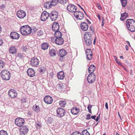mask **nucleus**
I'll list each match as a JSON object with an SVG mask.
<instances>
[{"instance_id": "obj_1", "label": "nucleus", "mask_w": 135, "mask_h": 135, "mask_svg": "<svg viewBox=\"0 0 135 135\" xmlns=\"http://www.w3.org/2000/svg\"><path fill=\"white\" fill-rule=\"evenodd\" d=\"M126 24L128 30L131 32L135 31V21L133 19H128L126 21Z\"/></svg>"}, {"instance_id": "obj_2", "label": "nucleus", "mask_w": 135, "mask_h": 135, "mask_svg": "<svg viewBox=\"0 0 135 135\" xmlns=\"http://www.w3.org/2000/svg\"><path fill=\"white\" fill-rule=\"evenodd\" d=\"M31 28L28 25L22 26L20 29L21 34L23 35H27L30 34L31 32Z\"/></svg>"}, {"instance_id": "obj_3", "label": "nucleus", "mask_w": 135, "mask_h": 135, "mask_svg": "<svg viewBox=\"0 0 135 135\" xmlns=\"http://www.w3.org/2000/svg\"><path fill=\"white\" fill-rule=\"evenodd\" d=\"M90 32H86L84 35V40L86 45L90 46L92 44V38Z\"/></svg>"}, {"instance_id": "obj_4", "label": "nucleus", "mask_w": 135, "mask_h": 135, "mask_svg": "<svg viewBox=\"0 0 135 135\" xmlns=\"http://www.w3.org/2000/svg\"><path fill=\"white\" fill-rule=\"evenodd\" d=\"M0 75L2 78L6 80H9L10 78V74L8 70L4 69L1 71Z\"/></svg>"}, {"instance_id": "obj_5", "label": "nucleus", "mask_w": 135, "mask_h": 135, "mask_svg": "<svg viewBox=\"0 0 135 135\" xmlns=\"http://www.w3.org/2000/svg\"><path fill=\"white\" fill-rule=\"evenodd\" d=\"M59 15L58 12L54 10L49 13V17L52 21H55L58 18Z\"/></svg>"}, {"instance_id": "obj_6", "label": "nucleus", "mask_w": 135, "mask_h": 135, "mask_svg": "<svg viewBox=\"0 0 135 135\" xmlns=\"http://www.w3.org/2000/svg\"><path fill=\"white\" fill-rule=\"evenodd\" d=\"M30 64L33 66L37 67L39 65V60L36 58L33 57L31 59Z\"/></svg>"}, {"instance_id": "obj_7", "label": "nucleus", "mask_w": 135, "mask_h": 135, "mask_svg": "<svg viewBox=\"0 0 135 135\" xmlns=\"http://www.w3.org/2000/svg\"><path fill=\"white\" fill-rule=\"evenodd\" d=\"M25 120L21 118H16L15 120V124L18 127H21L23 124Z\"/></svg>"}, {"instance_id": "obj_8", "label": "nucleus", "mask_w": 135, "mask_h": 135, "mask_svg": "<svg viewBox=\"0 0 135 135\" xmlns=\"http://www.w3.org/2000/svg\"><path fill=\"white\" fill-rule=\"evenodd\" d=\"M65 110L61 108H59L56 110L57 116L58 117H62L65 114Z\"/></svg>"}, {"instance_id": "obj_9", "label": "nucleus", "mask_w": 135, "mask_h": 135, "mask_svg": "<svg viewBox=\"0 0 135 135\" xmlns=\"http://www.w3.org/2000/svg\"><path fill=\"white\" fill-rule=\"evenodd\" d=\"M95 74H90L87 77V80L89 83L92 84L95 81Z\"/></svg>"}, {"instance_id": "obj_10", "label": "nucleus", "mask_w": 135, "mask_h": 135, "mask_svg": "<svg viewBox=\"0 0 135 135\" xmlns=\"http://www.w3.org/2000/svg\"><path fill=\"white\" fill-rule=\"evenodd\" d=\"M74 15L75 17L78 19L81 20L84 17V14L80 11H75L74 13Z\"/></svg>"}, {"instance_id": "obj_11", "label": "nucleus", "mask_w": 135, "mask_h": 135, "mask_svg": "<svg viewBox=\"0 0 135 135\" xmlns=\"http://www.w3.org/2000/svg\"><path fill=\"white\" fill-rule=\"evenodd\" d=\"M17 16L20 18H24L26 15V12L23 10H19L17 12Z\"/></svg>"}, {"instance_id": "obj_12", "label": "nucleus", "mask_w": 135, "mask_h": 135, "mask_svg": "<svg viewBox=\"0 0 135 135\" xmlns=\"http://www.w3.org/2000/svg\"><path fill=\"white\" fill-rule=\"evenodd\" d=\"M20 133L21 135H24L26 134L28 131V127L26 126H24L21 128L20 130Z\"/></svg>"}, {"instance_id": "obj_13", "label": "nucleus", "mask_w": 135, "mask_h": 135, "mask_svg": "<svg viewBox=\"0 0 135 135\" xmlns=\"http://www.w3.org/2000/svg\"><path fill=\"white\" fill-rule=\"evenodd\" d=\"M67 10L71 12H74L76 11L77 8L73 4L69 5L67 7Z\"/></svg>"}, {"instance_id": "obj_14", "label": "nucleus", "mask_w": 135, "mask_h": 135, "mask_svg": "<svg viewBox=\"0 0 135 135\" xmlns=\"http://www.w3.org/2000/svg\"><path fill=\"white\" fill-rule=\"evenodd\" d=\"M49 17V13L46 11H44L41 16V20L42 21H45Z\"/></svg>"}, {"instance_id": "obj_15", "label": "nucleus", "mask_w": 135, "mask_h": 135, "mask_svg": "<svg viewBox=\"0 0 135 135\" xmlns=\"http://www.w3.org/2000/svg\"><path fill=\"white\" fill-rule=\"evenodd\" d=\"M8 94L9 96L12 98L16 97L17 95L16 90L13 89H11L9 90L8 91Z\"/></svg>"}, {"instance_id": "obj_16", "label": "nucleus", "mask_w": 135, "mask_h": 135, "mask_svg": "<svg viewBox=\"0 0 135 135\" xmlns=\"http://www.w3.org/2000/svg\"><path fill=\"white\" fill-rule=\"evenodd\" d=\"M10 37L13 39H18L20 37V35L17 32H11L10 34Z\"/></svg>"}, {"instance_id": "obj_17", "label": "nucleus", "mask_w": 135, "mask_h": 135, "mask_svg": "<svg viewBox=\"0 0 135 135\" xmlns=\"http://www.w3.org/2000/svg\"><path fill=\"white\" fill-rule=\"evenodd\" d=\"M44 102L47 104H50L52 102V98L49 95L46 96L44 99Z\"/></svg>"}, {"instance_id": "obj_18", "label": "nucleus", "mask_w": 135, "mask_h": 135, "mask_svg": "<svg viewBox=\"0 0 135 135\" xmlns=\"http://www.w3.org/2000/svg\"><path fill=\"white\" fill-rule=\"evenodd\" d=\"M52 29L54 31L59 30V26L58 23L56 22H54L52 25Z\"/></svg>"}, {"instance_id": "obj_19", "label": "nucleus", "mask_w": 135, "mask_h": 135, "mask_svg": "<svg viewBox=\"0 0 135 135\" xmlns=\"http://www.w3.org/2000/svg\"><path fill=\"white\" fill-rule=\"evenodd\" d=\"M55 41L56 44L59 45H61L64 42L63 39L60 37L59 38H56Z\"/></svg>"}, {"instance_id": "obj_20", "label": "nucleus", "mask_w": 135, "mask_h": 135, "mask_svg": "<svg viewBox=\"0 0 135 135\" xmlns=\"http://www.w3.org/2000/svg\"><path fill=\"white\" fill-rule=\"evenodd\" d=\"M81 28L82 30L84 31H86L88 29L89 26L86 22H83L81 23Z\"/></svg>"}, {"instance_id": "obj_21", "label": "nucleus", "mask_w": 135, "mask_h": 135, "mask_svg": "<svg viewBox=\"0 0 135 135\" xmlns=\"http://www.w3.org/2000/svg\"><path fill=\"white\" fill-rule=\"evenodd\" d=\"M27 73L28 75L31 77L34 76L35 74V70L33 69L30 68L28 69Z\"/></svg>"}, {"instance_id": "obj_22", "label": "nucleus", "mask_w": 135, "mask_h": 135, "mask_svg": "<svg viewBox=\"0 0 135 135\" xmlns=\"http://www.w3.org/2000/svg\"><path fill=\"white\" fill-rule=\"evenodd\" d=\"M67 54L66 50L64 49H61L59 50V55L61 58H63Z\"/></svg>"}, {"instance_id": "obj_23", "label": "nucleus", "mask_w": 135, "mask_h": 135, "mask_svg": "<svg viewBox=\"0 0 135 135\" xmlns=\"http://www.w3.org/2000/svg\"><path fill=\"white\" fill-rule=\"evenodd\" d=\"M79 109L77 107H73L71 110V112L74 115H76L79 112Z\"/></svg>"}, {"instance_id": "obj_24", "label": "nucleus", "mask_w": 135, "mask_h": 135, "mask_svg": "<svg viewBox=\"0 0 135 135\" xmlns=\"http://www.w3.org/2000/svg\"><path fill=\"white\" fill-rule=\"evenodd\" d=\"M95 68V66L94 65H91L89 66L88 68V71L90 74H94L93 72Z\"/></svg>"}, {"instance_id": "obj_25", "label": "nucleus", "mask_w": 135, "mask_h": 135, "mask_svg": "<svg viewBox=\"0 0 135 135\" xmlns=\"http://www.w3.org/2000/svg\"><path fill=\"white\" fill-rule=\"evenodd\" d=\"M57 77L59 79H62L64 77V74L63 72L61 71L59 72L57 74Z\"/></svg>"}, {"instance_id": "obj_26", "label": "nucleus", "mask_w": 135, "mask_h": 135, "mask_svg": "<svg viewBox=\"0 0 135 135\" xmlns=\"http://www.w3.org/2000/svg\"><path fill=\"white\" fill-rule=\"evenodd\" d=\"M128 16V13L126 12H125L121 15V17L120 19L121 21H124Z\"/></svg>"}, {"instance_id": "obj_27", "label": "nucleus", "mask_w": 135, "mask_h": 135, "mask_svg": "<svg viewBox=\"0 0 135 135\" xmlns=\"http://www.w3.org/2000/svg\"><path fill=\"white\" fill-rule=\"evenodd\" d=\"M9 52L12 54H15L17 52V50L15 46H12L10 48Z\"/></svg>"}, {"instance_id": "obj_28", "label": "nucleus", "mask_w": 135, "mask_h": 135, "mask_svg": "<svg viewBox=\"0 0 135 135\" xmlns=\"http://www.w3.org/2000/svg\"><path fill=\"white\" fill-rule=\"evenodd\" d=\"M55 32L54 34V35L56 38H59L60 37H61L62 34L59 31V30Z\"/></svg>"}, {"instance_id": "obj_29", "label": "nucleus", "mask_w": 135, "mask_h": 135, "mask_svg": "<svg viewBox=\"0 0 135 135\" xmlns=\"http://www.w3.org/2000/svg\"><path fill=\"white\" fill-rule=\"evenodd\" d=\"M48 47V44L46 42H45L42 43L41 45L42 49L44 50H45L47 49Z\"/></svg>"}, {"instance_id": "obj_30", "label": "nucleus", "mask_w": 135, "mask_h": 135, "mask_svg": "<svg viewBox=\"0 0 135 135\" xmlns=\"http://www.w3.org/2000/svg\"><path fill=\"white\" fill-rule=\"evenodd\" d=\"M65 84L61 83H59L56 86V88L59 89L61 90L63 89Z\"/></svg>"}, {"instance_id": "obj_31", "label": "nucleus", "mask_w": 135, "mask_h": 135, "mask_svg": "<svg viewBox=\"0 0 135 135\" xmlns=\"http://www.w3.org/2000/svg\"><path fill=\"white\" fill-rule=\"evenodd\" d=\"M33 110L36 112H38L40 111V108L39 106L35 105L33 106Z\"/></svg>"}, {"instance_id": "obj_32", "label": "nucleus", "mask_w": 135, "mask_h": 135, "mask_svg": "<svg viewBox=\"0 0 135 135\" xmlns=\"http://www.w3.org/2000/svg\"><path fill=\"white\" fill-rule=\"evenodd\" d=\"M44 7L47 8H50L52 7V6L51 5L50 2H46L44 4Z\"/></svg>"}, {"instance_id": "obj_33", "label": "nucleus", "mask_w": 135, "mask_h": 135, "mask_svg": "<svg viewBox=\"0 0 135 135\" xmlns=\"http://www.w3.org/2000/svg\"><path fill=\"white\" fill-rule=\"evenodd\" d=\"M56 51L53 49H51L50 51V54L51 56H53L56 55Z\"/></svg>"}, {"instance_id": "obj_34", "label": "nucleus", "mask_w": 135, "mask_h": 135, "mask_svg": "<svg viewBox=\"0 0 135 135\" xmlns=\"http://www.w3.org/2000/svg\"><path fill=\"white\" fill-rule=\"evenodd\" d=\"M59 103L60 106L62 107H64L66 104V102L64 100L60 101Z\"/></svg>"}, {"instance_id": "obj_35", "label": "nucleus", "mask_w": 135, "mask_h": 135, "mask_svg": "<svg viewBox=\"0 0 135 135\" xmlns=\"http://www.w3.org/2000/svg\"><path fill=\"white\" fill-rule=\"evenodd\" d=\"M46 70V68L45 67H41L39 69V71L41 74L44 73Z\"/></svg>"}, {"instance_id": "obj_36", "label": "nucleus", "mask_w": 135, "mask_h": 135, "mask_svg": "<svg viewBox=\"0 0 135 135\" xmlns=\"http://www.w3.org/2000/svg\"><path fill=\"white\" fill-rule=\"evenodd\" d=\"M57 0H51L50 2V3L52 6L56 5L57 3Z\"/></svg>"}, {"instance_id": "obj_37", "label": "nucleus", "mask_w": 135, "mask_h": 135, "mask_svg": "<svg viewBox=\"0 0 135 135\" xmlns=\"http://www.w3.org/2000/svg\"><path fill=\"white\" fill-rule=\"evenodd\" d=\"M122 6L123 7H125L127 4V0H120Z\"/></svg>"}, {"instance_id": "obj_38", "label": "nucleus", "mask_w": 135, "mask_h": 135, "mask_svg": "<svg viewBox=\"0 0 135 135\" xmlns=\"http://www.w3.org/2000/svg\"><path fill=\"white\" fill-rule=\"evenodd\" d=\"M85 53L86 55L87 54L89 55H90L93 54L91 50L90 49H87L85 51Z\"/></svg>"}, {"instance_id": "obj_39", "label": "nucleus", "mask_w": 135, "mask_h": 135, "mask_svg": "<svg viewBox=\"0 0 135 135\" xmlns=\"http://www.w3.org/2000/svg\"><path fill=\"white\" fill-rule=\"evenodd\" d=\"M57 1L59 3L61 4H64L66 3L68 1L67 0H57Z\"/></svg>"}, {"instance_id": "obj_40", "label": "nucleus", "mask_w": 135, "mask_h": 135, "mask_svg": "<svg viewBox=\"0 0 135 135\" xmlns=\"http://www.w3.org/2000/svg\"><path fill=\"white\" fill-rule=\"evenodd\" d=\"M82 135H90V134L86 130L83 131L82 132Z\"/></svg>"}, {"instance_id": "obj_41", "label": "nucleus", "mask_w": 135, "mask_h": 135, "mask_svg": "<svg viewBox=\"0 0 135 135\" xmlns=\"http://www.w3.org/2000/svg\"><path fill=\"white\" fill-rule=\"evenodd\" d=\"M0 135H8L7 132L3 130L0 131Z\"/></svg>"}, {"instance_id": "obj_42", "label": "nucleus", "mask_w": 135, "mask_h": 135, "mask_svg": "<svg viewBox=\"0 0 135 135\" xmlns=\"http://www.w3.org/2000/svg\"><path fill=\"white\" fill-rule=\"evenodd\" d=\"M44 33L43 31L41 30L38 31L37 32V35L39 36L43 35Z\"/></svg>"}, {"instance_id": "obj_43", "label": "nucleus", "mask_w": 135, "mask_h": 135, "mask_svg": "<svg viewBox=\"0 0 135 135\" xmlns=\"http://www.w3.org/2000/svg\"><path fill=\"white\" fill-rule=\"evenodd\" d=\"M5 65V63L2 60L0 59V68H3Z\"/></svg>"}, {"instance_id": "obj_44", "label": "nucleus", "mask_w": 135, "mask_h": 135, "mask_svg": "<svg viewBox=\"0 0 135 135\" xmlns=\"http://www.w3.org/2000/svg\"><path fill=\"white\" fill-rule=\"evenodd\" d=\"M114 57L115 58V60L116 62L119 65H122V64L121 63V62L118 61L117 57L116 56H114Z\"/></svg>"}, {"instance_id": "obj_45", "label": "nucleus", "mask_w": 135, "mask_h": 135, "mask_svg": "<svg viewBox=\"0 0 135 135\" xmlns=\"http://www.w3.org/2000/svg\"><path fill=\"white\" fill-rule=\"evenodd\" d=\"M93 56V54L88 55H86L87 59L88 60H91L92 59Z\"/></svg>"}, {"instance_id": "obj_46", "label": "nucleus", "mask_w": 135, "mask_h": 135, "mask_svg": "<svg viewBox=\"0 0 135 135\" xmlns=\"http://www.w3.org/2000/svg\"><path fill=\"white\" fill-rule=\"evenodd\" d=\"M52 120L53 119L51 117L49 118L47 120V122L49 124L51 123L52 122Z\"/></svg>"}, {"instance_id": "obj_47", "label": "nucleus", "mask_w": 135, "mask_h": 135, "mask_svg": "<svg viewBox=\"0 0 135 135\" xmlns=\"http://www.w3.org/2000/svg\"><path fill=\"white\" fill-rule=\"evenodd\" d=\"M71 135H81V134L79 132H75L73 133Z\"/></svg>"}, {"instance_id": "obj_48", "label": "nucleus", "mask_w": 135, "mask_h": 135, "mask_svg": "<svg viewBox=\"0 0 135 135\" xmlns=\"http://www.w3.org/2000/svg\"><path fill=\"white\" fill-rule=\"evenodd\" d=\"M90 115H91L90 114H88L86 116V119L87 120H89L90 119Z\"/></svg>"}, {"instance_id": "obj_49", "label": "nucleus", "mask_w": 135, "mask_h": 135, "mask_svg": "<svg viewBox=\"0 0 135 135\" xmlns=\"http://www.w3.org/2000/svg\"><path fill=\"white\" fill-rule=\"evenodd\" d=\"M97 7L99 9H100V10L102 9V7L100 6V4L98 3H97Z\"/></svg>"}, {"instance_id": "obj_50", "label": "nucleus", "mask_w": 135, "mask_h": 135, "mask_svg": "<svg viewBox=\"0 0 135 135\" xmlns=\"http://www.w3.org/2000/svg\"><path fill=\"white\" fill-rule=\"evenodd\" d=\"M90 29L92 32H94V31L93 30V27L92 26H91L90 27Z\"/></svg>"}, {"instance_id": "obj_51", "label": "nucleus", "mask_w": 135, "mask_h": 135, "mask_svg": "<svg viewBox=\"0 0 135 135\" xmlns=\"http://www.w3.org/2000/svg\"><path fill=\"white\" fill-rule=\"evenodd\" d=\"M97 16L99 21H100L101 20V19L100 15L98 13H97Z\"/></svg>"}, {"instance_id": "obj_52", "label": "nucleus", "mask_w": 135, "mask_h": 135, "mask_svg": "<svg viewBox=\"0 0 135 135\" xmlns=\"http://www.w3.org/2000/svg\"><path fill=\"white\" fill-rule=\"evenodd\" d=\"M102 26L103 27L104 26V21L105 20L104 18H102Z\"/></svg>"}, {"instance_id": "obj_53", "label": "nucleus", "mask_w": 135, "mask_h": 135, "mask_svg": "<svg viewBox=\"0 0 135 135\" xmlns=\"http://www.w3.org/2000/svg\"><path fill=\"white\" fill-rule=\"evenodd\" d=\"M92 107V106L91 105H88L87 107L88 110H89V109H90Z\"/></svg>"}, {"instance_id": "obj_54", "label": "nucleus", "mask_w": 135, "mask_h": 135, "mask_svg": "<svg viewBox=\"0 0 135 135\" xmlns=\"http://www.w3.org/2000/svg\"><path fill=\"white\" fill-rule=\"evenodd\" d=\"M3 43V40L1 38H0V46L2 45Z\"/></svg>"}, {"instance_id": "obj_55", "label": "nucleus", "mask_w": 135, "mask_h": 135, "mask_svg": "<svg viewBox=\"0 0 135 135\" xmlns=\"http://www.w3.org/2000/svg\"><path fill=\"white\" fill-rule=\"evenodd\" d=\"M78 5L79 7L82 9L84 12V13H85L86 14V13H85V12L84 11V10L83 9V8L81 7L80 6L79 4H78Z\"/></svg>"}, {"instance_id": "obj_56", "label": "nucleus", "mask_w": 135, "mask_h": 135, "mask_svg": "<svg viewBox=\"0 0 135 135\" xmlns=\"http://www.w3.org/2000/svg\"><path fill=\"white\" fill-rule=\"evenodd\" d=\"M105 107L107 109H108V104L107 102L105 103Z\"/></svg>"}, {"instance_id": "obj_57", "label": "nucleus", "mask_w": 135, "mask_h": 135, "mask_svg": "<svg viewBox=\"0 0 135 135\" xmlns=\"http://www.w3.org/2000/svg\"><path fill=\"white\" fill-rule=\"evenodd\" d=\"M18 56L20 57H22V54L21 53H18Z\"/></svg>"}, {"instance_id": "obj_58", "label": "nucleus", "mask_w": 135, "mask_h": 135, "mask_svg": "<svg viewBox=\"0 0 135 135\" xmlns=\"http://www.w3.org/2000/svg\"><path fill=\"white\" fill-rule=\"evenodd\" d=\"M91 117L92 119H94V120H95V118H96V116H95V115L92 116Z\"/></svg>"}, {"instance_id": "obj_59", "label": "nucleus", "mask_w": 135, "mask_h": 135, "mask_svg": "<svg viewBox=\"0 0 135 135\" xmlns=\"http://www.w3.org/2000/svg\"><path fill=\"white\" fill-rule=\"evenodd\" d=\"M122 67L125 70H126V71H128V70L126 69V68H125V67L123 66L122 65H121Z\"/></svg>"}, {"instance_id": "obj_60", "label": "nucleus", "mask_w": 135, "mask_h": 135, "mask_svg": "<svg viewBox=\"0 0 135 135\" xmlns=\"http://www.w3.org/2000/svg\"><path fill=\"white\" fill-rule=\"evenodd\" d=\"M126 49L127 50H128V45H126Z\"/></svg>"}, {"instance_id": "obj_61", "label": "nucleus", "mask_w": 135, "mask_h": 135, "mask_svg": "<svg viewBox=\"0 0 135 135\" xmlns=\"http://www.w3.org/2000/svg\"><path fill=\"white\" fill-rule=\"evenodd\" d=\"M99 119V117L98 116H97V117L96 119H95V120H96L97 121H98Z\"/></svg>"}, {"instance_id": "obj_62", "label": "nucleus", "mask_w": 135, "mask_h": 135, "mask_svg": "<svg viewBox=\"0 0 135 135\" xmlns=\"http://www.w3.org/2000/svg\"><path fill=\"white\" fill-rule=\"evenodd\" d=\"M126 42L128 44V45L130 47H131L129 42L128 41H127Z\"/></svg>"}, {"instance_id": "obj_63", "label": "nucleus", "mask_w": 135, "mask_h": 135, "mask_svg": "<svg viewBox=\"0 0 135 135\" xmlns=\"http://www.w3.org/2000/svg\"><path fill=\"white\" fill-rule=\"evenodd\" d=\"M96 43V37L95 38L93 42V44H94L95 45Z\"/></svg>"}, {"instance_id": "obj_64", "label": "nucleus", "mask_w": 135, "mask_h": 135, "mask_svg": "<svg viewBox=\"0 0 135 135\" xmlns=\"http://www.w3.org/2000/svg\"><path fill=\"white\" fill-rule=\"evenodd\" d=\"M1 8H4L5 7V6L4 5L2 4L1 6Z\"/></svg>"}]
</instances>
